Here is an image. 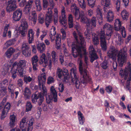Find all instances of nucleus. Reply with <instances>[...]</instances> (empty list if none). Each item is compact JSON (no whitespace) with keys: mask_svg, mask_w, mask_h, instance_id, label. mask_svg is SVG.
Here are the masks:
<instances>
[{"mask_svg":"<svg viewBox=\"0 0 131 131\" xmlns=\"http://www.w3.org/2000/svg\"><path fill=\"white\" fill-rule=\"evenodd\" d=\"M76 40V42H73L72 43V54L73 57L75 58L79 57L78 60V63L79 60H81L82 62V68L81 70H82L83 69L82 67V61L81 58L83 57V55H85L84 57V62L86 65H87L88 58V57L86 56V53L85 50L83 48V46L85 43V40L84 37L81 34L79 35V40H78L77 37L76 36L75 33L73 34ZM80 68V65H79Z\"/></svg>","mask_w":131,"mask_h":131,"instance_id":"f257e3e1","label":"nucleus"},{"mask_svg":"<svg viewBox=\"0 0 131 131\" xmlns=\"http://www.w3.org/2000/svg\"><path fill=\"white\" fill-rule=\"evenodd\" d=\"M78 63L80 65V72L81 78V80L78 78V77L77 75L76 70L75 68H73L71 69V72H73L74 75V78L71 79L72 82L74 84L76 88L79 89L82 86V84H85L87 83H92L91 78L89 76L88 71L86 69L81 70L82 68V62L81 60H79Z\"/></svg>","mask_w":131,"mask_h":131,"instance_id":"f03ea898","label":"nucleus"},{"mask_svg":"<svg viewBox=\"0 0 131 131\" xmlns=\"http://www.w3.org/2000/svg\"><path fill=\"white\" fill-rule=\"evenodd\" d=\"M39 84L40 89L43 92V95H46V101L47 102L50 103L51 101L53 99V101L55 102L57 101V94L55 89L53 86H52L50 88L51 93L50 95H47V90L46 87L44 85V81H42V77L41 76H39L38 77Z\"/></svg>","mask_w":131,"mask_h":131,"instance_id":"7ed1b4c3","label":"nucleus"},{"mask_svg":"<svg viewBox=\"0 0 131 131\" xmlns=\"http://www.w3.org/2000/svg\"><path fill=\"white\" fill-rule=\"evenodd\" d=\"M127 48L124 47L120 50L117 55V60L119 64V66L122 67L124 63L127 61Z\"/></svg>","mask_w":131,"mask_h":131,"instance_id":"20e7f679","label":"nucleus"},{"mask_svg":"<svg viewBox=\"0 0 131 131\" xmlns=\"http://www.w3.org/2000/svg\"><path fill=\"white\" fill-rule=\"evenodd\" d=\"M32 101L34 103L36 102L39 106L41 105L44 100L43 95L42 93L36 92L33 94L31 96Z\"/></svg>","mask_w":131,"mask_h":131,"instance_id":"39448f33","label":"nucleus"},{"mask_svg":"<svg viewBox=\"0 0 131 131\" xmlns=\"http://www.w3.org/2000/svg\"><path fill=\"white\" fill-rule=\"evenodd\" d=\"M114 28L116 31H119L121 32L123 37L125 38L126 36V32L125 27L121 26V22L119 19L115 20L114 23Z\"/></svg>","mask_w":131,"mask_h":131,"instance_id":"423d86ee","label":"nucleus"},{"mask_svg":"<svg viewBox=\"0 0 131 131\" xmlns=\"http://www.w3.org/2000/svg\"><path fill=\"white\" fill-rule=\"evenodd\" d=\"M127 66L125 69L124 71L122 69L120 70L119 74L122 77H124L125 80L127 79L128 75H131V63L130 62L127 63Z\"/></svg>","mask_w":131,"mask_h":131,"instance_id":"0eeeda50","label":"nucleus"},{"mask_svg":"<svg viewBox=\"0 0 131 131\" xmlns=\"http://www.w3.org/2000/svg\"><path fill=\"white\" fill-rule=\"evenodd\" d=\"M6 5V10L9 13L14 11L17 8L16 1L15 0H9Z\"/></svg>","mask_w":131,"mask_h":131,"instance_id":"6e6552de","label":"nucleus"},{"mask_svg":"<svg viewBox=\"0 0 131 131\" xmlns=\"http://www.w3.org/2000/svg\"><path fill=\"white\" fill-rule=\"evenodd\" d=\"M21 24L19 27V32L22 37L26 36L28 27L27 22L25 19H22L21 20Z\"/></svg>","mask_w":131,"mask_h":131,"instance_id":"1a4fd4ad","label":"nucleus"},{"mask_svg":"<svg viewBox=\"0 0 131 131\" xmlns=\"http://www.w3.org/2000/svg\"><path fill=\"white\" fill-rule=\"evenodd\" d=\"M26 62L25 60H21L18 63V73L19 75L21 77H23L25 72L24 71L23 67L26 66Z\"/></svg>","mask_w":131,"mask_h":131,"instance_id":"9d476101","label":"nucleus"},{"mask_svg":"<svg viewBox=\"0 0 131 131\" xmlns=\"http://www.w3.org/2000/svg\"><path fill=\"white\" fill-rule=\"evenodd\" d=\"M89 50L90 56V61L93 62V61L98 58V57L95 53V51L93 46H90L89 48Z\"/></svg>","mask_w":131,"mask_h":131,"instance_id":"9b49d317","label":"nucleus"},{"mask_svg":"<svg viewBox=\"0 0 131 131\" xmlns=\"http://www.w3.org/2000/svg\"><path fill=\"white\" fill-rule=\"evenodd\" d=\"M48 11L47 14V15L45 18V24L46 26L48 27L49 23L52 21V12L51 8H49L48 9Z\"/></svg>","mask_w":131,"mask_h":131,"instance_id":"f8f14e48","label":"nucleus"},{"mask_svg":"<svg viewBox=\"0 0 131 131\" xmlns=\"http://www.w3.org/2000/svg\"><path fill=\"white\" fill-rule=\"evenodd\" d=\"M22 15V10L19 8L17 9L13 13V18L15 21L19 20Z\"/></svg>","mask_w":131,"mask_h":131,"instance_id":"ddd939ff","label":"nucleus"},{"mask_svg":"<svg viewBox=\"0 0 131 131\" xmlns=\"http://www.w3.org/2000/svg\"><path fill=\"white\" fill-rule=\"evenodd\" d=\"M38 57L37 55L33 56L31 58V62L33 70L34 71L37 70L38 62L39 61Z\"/></svg>","mask_w":131,"mask_h":131,"instance_id":"4468645a","label":"nucleus"},{"mask_svg":"<svg viewBox=\"0 0 131 131\" xmlns=\"http://www.w3.org/2000/svg\"><path fill=\"white\" fill-rule=\"evenodd\" d=\"M103 28L105 30H107L106 33V35L108 37L107 38L108 39H110L112 32V26L109 24L106 23L104 25Z\"/></svg>","mask_w":131,"mask_h":131,"instance_id":"2eb2a0df","label":"nucleus"},{"mask_svg":"<svg viewBox=\"0 0 131 131\" xmlns=\"http://www.w3.org/2000/svg\"><path fill=\"white\" fill-rule=\"evenodd\" d=\"M104 17L109 22H111L113 20L114 15L113 12L109 10L108 12L104 13Z\"/></svg>","mask_w":131,"mask_h":131,"instance_id":"dca6fc26","label":"nucleus"},{"mask_svg":"<svg viewBox=\"0 0 131 131\" xmlns=\"http://www.w3.org/2000/svg\"><path fill=\"white\" fill-rule=\"evenodd\" d=\"M97 20L96 17H93L91 19H89L88 25L87 27L88 28H93L96 27Z\"/></svg>","mask_w":131,"mask_h":131,"instance_id":"f3484780","label":"nucleus"},{"mask_svg":"<svg viewBox=\"0 0 131 131\" xmlns=\"http://www.w3.org/2000/svg\"><path fill=\"white\" fill-rule=\"evenodd\" d=\"M34 32L32 29H30L28 30L27 34V40L29 44L32 43L34 40Z\"/></svg>","mask_w":131,"mask_h":131,"instance_id":"a211bd4d","label":"nucleus"},{"mask_svg":"<svg viewBox=\"0 0 131 131\" xmlns=\"http://www.w3.org/2000/svg\"><path fill=\"white\" fill-rule=\"evenodd\" d=\"M117 51V50L115 49L114 46H111L109 50L107 52V56L109 58H113V56L116 54Z\"/></svg>","mask_w":131,"mask_h":131,"instance_id":"6ab92c4d","label":"nucleus"},{"mask_svg":"<svg viewBox=\"0 0 131 131\" xmlns=\"http://www.w3.org/2000/svg\"><path fill=\"white\" fill-rule=\"evenodd\" d=\"M114 38L116 44L118 45H121L123 42L124 40L123 37L118 34H116L114 35Z\"/></svg>","mask_w":131,"mask_h":131,"instance_id":"aec40b11","label":"nucleus"},{"mask_svg":"<svg viewBox=\"0 0 131 131\" xmlns=\"http://www.w3.org/2000/svg\"><path fill=\"white\" fill-rule=\"evenodd\" d=\"M39 57V64H41L44 63L47 65L48 61L45 54V53H42L40 55Z\"/></svg>","mask_w":131,"mask_h":131,"instance_id":"412c9836","label":"nucleus"},{"mask_svg":"<svg viewBox=\"0 0 131 131\" xmlns=\"http://www.w3.org/2000/svg\"><path fill=\"white\" fill-rule=\"evenodd\" d=\"M33 2V1L32 0H29L28 3L26 4L24 10V12H25L26 14H28L29 13Z\"/></svg>","mask_w":131,"mask_h":131,"instance_id":"4be33fe9","label":"nucleus"},{"mask_svg":"<svg viewBox=\"0 0 131 131\" xmlns=\"http://www.w3.org/2000/svg\"><path fill=\"white\" fill-rule=\"evenodd\" d=\"M66 11L65 8L63 6L62 7L61 10V15L59 17V21L61 22L62 21H63L66 20Z\"/></svg>","mask_w":131,"mask_h":131,"instance_id":"5701e85b","label":"nucleus"},{"mask_svg":"<svg viewBox=\"0 0 131 131\" xmlns=\"http://www.w3.org/2000/svg\"><path fill=\"white\" fill-rule=\"evenodd\" d=\"M62 74L64 75V81L66 82H69L70 78L68 77L69 74L68 70L67 69H64L62 70Z\"/></svg>","mask_w":131,"mask_h":131,"instance_id":"b1692460","label":"nucleus"},{"mask_svg":"<svg viewBox=\"0 0 131 131\" xmlns=\"http://www.w3.org/2000/svg\"><path fill=\"white\" fill-rule=\"evenodd\" d=\"M45 49V45L43 43H39L37 45V49L41 53L43 52Z\"/></svg>","mask_w":131,"mask_h":131,"instance_id":"393cba45","label":"nucleus"},{"mask_svg":"<svg viewBox=\"0 0 131 131\" xmlns=\"http://www.w3.org/2000/svg\"><path fill=\"white\" fill-rule=\"evenodd\" d=\"M92 39L93 43L94 45H97L99 44V39L97 35L94 33L93 34Z\"/></svg>","mask_w":131,"mask_h":131,"instance_id":"a878e982","label":"nucleus"},{"mask_svg":"<svg viewBox=\"0 0 131 131\" xmlns=\"http://www.w3.org/2000/svg\"><path fill=\"white\" fill-rule=\"evenodd\" d=\"M16 116L15 115L13 114L10 116L9 125L11 127H14L15 125Z\"/></svg>","mask_w":131,"mask_h":131,"instance_id":"bb28decb","label":"nucleus"},{"mask_svg":"<svg viewBox=\"0 0 131 131\" xmlns=\"http://www.w3.org/2000/svg\"><path fill=\"white\" fill-rule=\"evenodd\" d=\"M15 49L12 47L9 48L5 52V54L7 58H9L12 54L15 51Z\"/></svg>","mask_w":131,"mask_h":131,"instance_id":"cd10ccee","label":"nucleus"},{"mask_svg":"<svg viewBox=\"0 0 131 131\" xmlns=\"http://www.w3.org/2000/svg\"><path fill=\"white\" fill-rule=\"evenodd\" d=\"M29 19L32 21L34 24H35L37 19V16L35 11L33 12L32 13L31 16H29Z\"/></svg>","mask_w":131,"mask_h":131,"instance_id":"c85d7f7f","label":"nucleus"},{"mask_svg":"<svg viewBox=\"0 0 131 131\" xmlns=\"http://www.w3.org/2000/svg\"><path fill=\"white\" fill-rule=\"evenodd\" d=\"M15 89V85L13 84H9L8 87V90L9 92L11 93V96H13L14 94V91Z\"/></svg>","mask_w":131,"mask_h":131,"instance_id":"c756f323","label":"nucleus"},{"mask_svg":"<svg viewBox=\"0 0 131 131\" xmlns=\"http://www.w3.org/2000/svg\"><path fill=\"white\" fill-rule=\"evenodd\" d=\"M100 44L103 50L104 51H106L107 49V43L106 40H100Z\"/></svg>","mask_w":131,"mask_h":131,"instance_id":"7c9ffc66","label":"nucleus"},{"mask_svg":"<svg viewBox=\"0 0 131 131\" xmlns=\"http://www.w3.org/2000/svg\"><path fill=\"white\" fill-rule=\"evenodd\" d=\"M121 15L124 20H127L129 16V13L126 10H124L121 12Z\"/></svg>","mask_w":131,"mask_h":131,"instance_id":"2f4dec72","label":"nucleus"},{"mask_svg":"<svg viewBox=\"0 0 131 131\" xmlns=\"http://www.w3.org/2000/svg\"><path fill=\"white\" fill-rule=\"evenodd\" d=\"M96 16L99 21H101L102 20V13L101 10L99 8L97 9Z\"/></svg>","mask_w":131,"mask_h":131,"instance_id":"473e14b6","label":"nucleus"},{"mask_svg":"<svg viewBox=\"0 0 131 131\" xmlns=\"http://www.w3.org/2000/svg\"><path fill=\"white\" fill-rule=\"evenodd\" d=\"M99 35L100 37V40H106V38L107 39H108L107 38L108 37L106 35H105V32L103 30L101 31L99 34Z\"/></svg>","mask_w":131,"mask_h":131,"instance_id":"72a5a7b5","label":"nucleus"},{"mask_svg":"<svg viewBox=\"0 0 131 131\" xmlns=\"http://www.w3.org/2000/svg\"><path fill=\"white\" fill-rule=\"evenodd\" d=\"M56 29L55 28H53V29H51L50 31V34H49V36L51 39L52 41L54 40L55 35L56 34Z\"/></svg>","mask_w":131,"mask_h":131,"instance_id":"f704fd0d","label":"nucleus"},{"mask_svg":"<svg viewBox=\"0 0 131 131\" xmlns=\"http://www.w3.org/2000/svg\"><path fill=\"white\" fill-rule=\"evenodd\" d=\"M68 25L70 28H72L73 26V17L71 14L69 15L68 17Z\"/></svg>","mask_w":131,"mask_h":131,"instance_id":"c9c22d12","label":"nucleus"},{"mask_svg":"<svg viewBox=\"0 0 131 131\" xmlns=\"http://www.w3.org/2000/svg\"><path fill=\"white\" fill-rule=\"evenodd\" d=\"M0 86V96H3L7 93L6 89L5 86Z\"/></svg>","mask_w":131,"mask_h":131,"instance_id":"e433bc0d","label":"nucleus"},{"mask_svg":"<svg viewBox=\"0 0 131 131\" xmlns=\"http://www.w3.org/2000/svg\"><path fill=\"white\" fill-rule=\"evenodd\" d=\"M52 59L54 63H56L57 61L58 56L56 52L54 51H52L51 53Z\"/></svg>","mask_w":131,"mask_h":131,"instance_id":"4c0bfd02","label":"nucleus"},{"mask_svg":"<svg viewBox=\"0 0 131 131\" xmlns=\"http://www.w3.org/2000/svg\"><path fill=\"white\" fill-rule=\"evenodd\" d=\"M114 3L115 5V7H116L117 11H119L120 9L121 0H117L116 1L114 0Z\"/></svg>","mask_w":131,"mask_h":131,"instance_id":"58836bf2","label":"nucleus"},{"mask_svg":"<svg viewBox=\"0 0 131 131\" xmlns=\"http://www.w3.org/2000/svg\"><path fill=\"white\" fill-rule=\"evenodd\" d=\"M80 7L83 9H85L86 5L85 3L86 0H78Z\"/></svg>","mask_w":131,"mask_h":131,"instance_id":"ea45409f","label":"nucleus"},{"mask_svg":"<svg viewBox=\"0 0 131 131\" xmlns=\"http://www.w3.org/2000/svg\"><path fill=\"white\" fill-rule=\"evenodd\" d=\"M111 0H101V4L105 6L106 7H108L111 5Z\"/></svg>","mask_w":131,"mask_h":131,"instance_id":"a19ab883","label":"nucleus"},{"mask_svg":"<svg viewBox=\"0 0 131 131\" xmlns=\"http://www.w3.org/2000/svg\"><path fill=\"white\" fill-rule=\"evenodd\" d=\"M80 21L81 23H85L86 26L88 25H89L88 22L89 19L88 18L86 17L85 16L80 18Z\"/></svg>","mask_w":131,"mask_h":131,"instance_id":"79ce46f5","label":"nucleus"},{"mask_svg":"<svg viewBox=\"0 0 131 131\" xmlns=\"http://www.w3.org/2000/svg\"><path fill=\"white\" fill-rule=\"evenodd\" d=\"M31 94V92L29 88L26 87L25 88L24 95L27 97L29 96Z\"/></svg>","mask_w":131,"mask_h":131,"instance_id":"37998d69","label":"nucleus"},{"mask_svg":"<svg viewBox=\"0 0 131 131\" xmlns=\"http://www.w3.org/2000/svg\"><path fill=\"white\" fill-rule=\"evenodd\" d=\"M8 112L2 109L1 114V120L4 119L7 116Z\"/></svg>","mask_w":131,"mask_h":131,"instance_id":"c03bdc74","label":"nucleus"},{"mask_svg":"<svg viewBox=\"0 0 131 131\" xmlns=\"http://www.w3.org/2000/svg\"><path fill=\"white\" fill-rule=\"evenodd\" d=\"M92 28H88L87 27L86 30L85 32L84 35L86 38H89L90 36V35L91 32V31L90 30V29Z\"/></svg>","mask_w":131,"mask_h":131,"instance_id":"a18cd8bd","label":"nucleus"},{"mask_svg":"<svg viewBox=\"0 0 131 131\" xmlns=\"http://www.w3.org/2000/svg\"><path fill=\"white\" fill-rule=\"evenodd\" d=\"M21 48L22 51L30 49L28 43H24L23 44Z\"/></svg>","mask_w":131,"mask_h":131,"instance_id":"49530a36","label":"nucleus"},{"mask_svg":"<svg viewBox=\"0 0 131 131\" xmlns=\"http://www.w3.org/2000/svg\"><path fill=\"white\" fill-rule=\"evenodd\" d=\"M23 54L26 57L30 56L31 55V50L30 49L22 51Z\"/></svg>","mask_w":131,"mask_h":131,"instance_id":"de8ad7c7","label":"nucleus"},{"mask_svg":"<svg viewBox=\"0 0 131 131\" xmlns=\"http://www.w3.org/2000/svg\"><path fill=\"white\" fill-rule=\"evenodd\" d=\"M32 78L29 76L25 75L24 78V80L26 83L30 82L32 80Z\"/></svg>","mask_w":131,"mask_h":131,"instance_id":"09e8293b","label":"nucleus"},{"mask_svg":"<svg viewBox=\"0 0 131 131\" xmlns=\"http://www.w3.org/2000/svg\"><path fill=\"white\" fill-rule=\"evenodd\" d=\"M32 108L31 103L30 102H27L26 104V111L28 112L30 111Z\"/></svg>","mask_w":131,"mask_h":131,"instance_id":"8fccbe9b","label":"nucleus"},{"mask_svg":"<svg viewBox=\"0 0 131 131\" xmlns=\"http://www.w3.org/2000/svg\"><path fill=\"white\" fill-rule=\"evenodd\" d=\"M101 66L104 69H106L108 67V62L105 60L101 64Z\"/></svg>","mask_w":131,"mask_h":131,"instance_id":"3c124183","label":"nucleus"},{"mask_svg":"<svg viewBox=\"0 0 131 131\" xmlns=\"http://www.w3.org/2000/svg\"><path fill=\"white\" fill-rule=\"evenodd\" d=\"M89 5L91 7H93L95 5V0H86Z\"/></svg>","mask_w":131,"mask_h":131,"instance_id":"603ef678","label":"nucleus"},{"mask_svg":"<svg viewBox=\"0 0 131 131\" xmlns=\"http://www.w3.org/2000/svg\"><path fill=\"white\" fill-rule=\"evenodd\" d=\"M11 70H17L18 72V63L17 62H15L12 65V67Z\"/></svg>","mask_w":131,"mask_h":131,"instance_id":"864d4df0","label":"nucleus"},{"mask_svg":"<svg viewBox=\"0 0 131 131\" xmlns=\"http://www.w3.org/2000/svg\"><path fill=\"white\" fill-rule=\"evenodd\" d=\"M128 78L127 79V85L126 86V89L128 90H129L130 86L129 83L130 81H131V75H128L127 77Z\"/></svg>","mask_w":131,"mask_h":131,"instance_id":"5fc2aeb1","label":"nucleus"},{"mask_svg":"<svg viewBox=\"0 0 131 131\" xmlns=\"http://www.w3.org/2000/svg\"><path fill=\"white\" fill-rule=\"evenodd\" d=\"M10 104L9 103H7L3 110L6 111L7 112H8L10 109Z\"/></svg>","mask_w":131,"mask_h":131,"instance_id":"6e6d98bb","label":"nucleus"},{"mask_svg":"<svg viewBox=\"0 0 131 131\" xmlns=\"http://www.w3.org/2000/svg\"><path fill=\"white\" fill-rule=\"evenodd\" d=\"M9 25L8 24H6L4 27V31L3 33V36L4 37H6V34L7 33L8 29L9 27Z\"/></svg>","mask_w":131,"mask_h":131,"instance_id":"4d7b16f0","label":"nucleus"},{"mask_svg":"<svg viewBox=\"0 0 131 131\" xmlns=\"http://www.w3.org/2000/svg\"><path fill=\"white\" fill-rule=\"evenodd\" d=\"M64 86L63 84L60 83L59 84L58 89L60 92L62 93L64 89Z\"/></svg>","mask_w":131,"mask_h":131,"instance_id":"13d9d810","label":"nucleus"},{"mask_svg":"<svg viewBox=\"0 0 131 131\" xmlns=\"http://www.w3.org/2000/svg\"><path fill=\"white\" fill-rule=\"evenodd\" d=\"M57 74L59 78H61L62 75V70L58 68L57 70Z\"/></svg>","mask_w":131,"mask_h":131,"instance_id":"bf43d9fd","label":"nucleus"},{"mask_svg":"<svg viewBox=\"0 0 131 131\" xmlns=\"http://www.w3.org/2000/svg\"><path fill=\"white\" fill-rule=\"evenodd\" d=\"M8 84V81L6 79H5L3 80L0 83L1 86H5L7 85Z\"/></svg>","mask_w":131,"mask_h":131,"instance_id":"052dcab7","label":"nucleus"},{"mask_svg":"<svg viewBox=\"0 0 131 131\" xmlns=\"http://www.w3.org/2000/svg\"><path fill=\"white\" fill-rule=\"evenodd\" d=\"M23 82L22 80L21 79H18L17 81V84L18 86L21 88L22 87Z\"/></svg>","mask_w":131,"mask_h":131,"instance_id":"680f3d73","label":"nucleus"},{"mask_svg":"<svg viewBox=\"0 0 131 131\" xmlns=\"http://www.w3.org/2000/svg\"><path fill=\"white\" fill-rule=\"evenodd\" d=\"M17 70H10L12 74V77L14 79L16 78L17 77L16 72Z\"/></svg>","mask_w":131,"mask_h":131,"instance_id":"e2e57ef3","label":"nucleus"},{"mask_svg":"<svg viewBox=\"0 0 131 131\" xmlns=\"http://www.w3.org/2000/svg\"><path fill=\"white\" fill-rule=\"evenodd\" d=\"M75 10L74 12V15L75 17V18L77 19L78 16V14L79 13L80 11L79 10V8H76L74 9Z\"/></svg>","mask_w":131,"mask_h":131,"instance_id":"0e129e2a","label":"nucleus"},{"mask_svg":"<svg viewBox=\"0 0 131 131\" xmlns=\"http://www.w3.org/2000/svg\"><path fill=\"white\" fill-rule=\"evenodd\" d=\"M85 16L84 14V12L81 10L80 11L79 13V16H78L77 19L79 20L80 18Z\"/></svg>","mask_w":131,"mask_h":131,"instance_id":"69168bd1","label":"nucleus"},{"mask_svg":"<svg viewBox=\"0 0 131 131\" xmlns=\"http://www.w3.org/2000/svg\"><path fill=\"white\" fill-rule=\"evenodd\" d=\"M54 79L52 77H49L47 79V83L48 84H50L54 82Z\"/></svg>","mask_w":131,"mask_h":131,"instance_id":"338daca9","label":"nucleus"},{"mask_svg":"<svg viewBox=\"0 0 131 131\" xmlns=\"http://www.w3.org/2000/svg\"><path fill=\"white\" fill-rule=\"evenodd\" d=\"M62 34V39H64L66 37V32L65 30L63 29H62L60 30Z\"/></svg>","mask_w":131,"mask_h":131,"instance_id":"774afa93","label":"nucleus"}]
</instances>
